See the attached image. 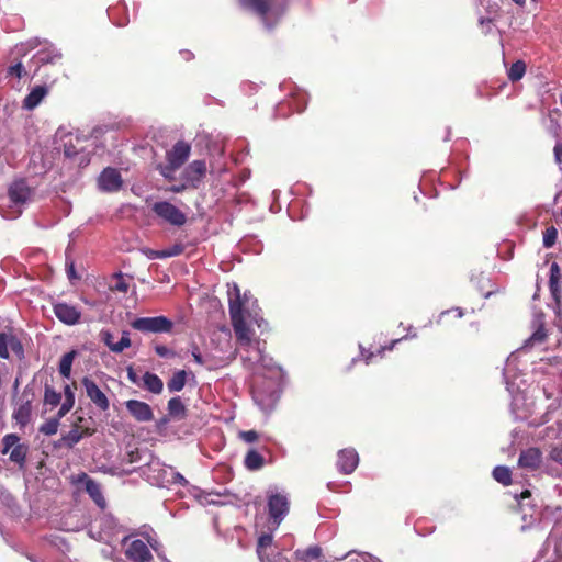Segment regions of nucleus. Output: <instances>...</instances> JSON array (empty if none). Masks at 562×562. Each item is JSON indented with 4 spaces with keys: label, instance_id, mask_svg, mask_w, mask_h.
Wrapping results in <instances>:
<instances>
[{
    "label": "nucleus",
    "instance_id": "nucleus-1",
    "mask_svg": "<svg viewBox=\"0 0 562 562\" xmlns=\"http://www.w3.org/2000/svg\"><path fill=\"white\" fill-rule=\"evenodd\" d=\"M229 316L237 341L243 348H254L258 367L263 370L262 378L256 380L252 387V397L259 408L271 412L280 397V383L282 370L273 359L263 355L260 341L255 339L252 325L262 326L263 318L257 299L249 292L240 293L237 284H228L227 290Z\"/></svg>",
    "mask_w": 562,
    "mask_h": 562
},
{
    "label": "nucleus",
    "instance_id": "nucleus-2",
    "mask_svg": "<svg viewBox=\"0 0 562 562\" xmlns=\"http://www.w3.org/2000/svg\"><path fill=\"white\" fill-rule=\"evenodd\" d=\"M240 5L260 16L267 29H271L285 11L284 0H239Z\"/></svg>",
    "mask_w": 562,
    "mask_h": 562
},
{
    "label": "nucleus",
    "instance_id": "nucleus-3",
    "mask_svg": "<svg viewBox=\"0 0 562 562\" xmlns=\"http://www.w3.org/2000/svg\"><path fill=\"white\" fill-rule=\"evenodd\" d=\"M42 46L32 58L34 64V71L46 64H56L61 59V53L53 45L47 42H42L38 38L30 40L25 43L18 44L14 47L13 54L16 56H24L29 50L35 49Z\"/></svg>",
    "mask_w": 562,
    "mask_h": 562
},
{
    "label": "nucleus",
    "instance_id": "nucleus-4",
    "mask_svg": "<svg viewBox=\"0 0 562 562\" xmlns=\"http://www.w3.org/2000/svg\"><path fill=\"white\" fill-rule=\"evenodd\" d=\"M268 513L273 529H277L283 521L290 510L289 497L285 493L279 492L277 488L267 491Z\"/></svg>",
    "mask_w": 562,
    "mask_h": 562
},
{
    "label": "nucleus",
    "instance_id": "nucleus-5",
    "mask_svg": "<svg viewBox=\"0 0 562 562\" xmlns=\"http://www.w3.org/2000/svg\"><path fill=\"white\" fill-rule=\"evenodd\" d=\"M131 325L144 334H168L173 329V322L166 316L138 317Z\"/></svg>",
    "mask_w": 562,
    "mask_h": 562
},
{
    "label": "nucleus",
    "instance_id": "nucleus-6",
    "mask_svg": "<svg viewBox=\"0 0 562 562\" xmlns=\"http://www.w3.org/2000/svg\"><path fill=\"white\" fill-rule=\"evenodd\" d=\"M86 423L87 420L82 416H78L72 425V429L61 436L59 445L71 449L82 438L92 436L95 429Z\"/></svg>",
    "mask_w": 562,
    "mask_h": 562
},
{
    "label": "nucleus",
    "instance_id": "nucleus-7",
    "mask_svg": "<svg viewBox=\"0 0 562 562\" xmlns=\"http://www.w3.org/2000/svg\"><path fill=\"white\" fill-rule=\"evenodd\" d=\"M151 210L157 216L175 226H181L187 221L186 214L167 201L154 203Z\"/></svg>",
    "mask_w": 562,
    "mask_h": 562
},
{
    "label": "nucleus",
    "instance_id": "nucleus-8",
    "mask_svg": "<svg viewBox=\"0 0 562 562\" xmlns=\"http://www.w3.org/2000/svg\"><path fill=\"white\" fill-rule=\"evenodd\" d=\"M123 546L125 555L134 562H149L153 558L147 544L139 539L125 537Z\"/></svg>",
    "mask_w": 562,
    "mask_h": 562
},
{
    "label": "nucleus",
    "instance_id": "nucleus-9",
    "mask_svg": "<svg viewBox=\"0 0 562 562\" xmlns=\"http://www.w3.org/2000/svg\"><path fill=\"white\" fill-rule=\"evenodd\" d=\"M32 191L23 180H19L12 183L9 189V196L12 203V207L15 209L13 215H5L7 217L18 216L21 214V206L31 200Z\"/></svg>",
    "mask_w": 562,
    "mask_h": 562
},
{
    "label": "nucleus",
    "instance_id": "nucleus-10",
    "mask_svg": "<svg viewBox=\"0 0 562 562\" xmlns=\"http://www.w3.org/2000/svg\"><path fill=\"white\" fill-rule=\"evenodd\" d=\"M273 536L262 535L258 539L257 554L260 562H290L281 552L272 550Z\"/></svg>",
    "mask_w": 562,
    "mask_h": 562
},
{
    "label": "nucleus",
    "instance_id": "nucleus-11",
    "mask_svg": "<svg viewBox=\"0 0 562 562\" xmlns=\"http://www.w3.org/2000/svg\"><path fill=\"white\" fill-rule=\"evenodd\" d=\"M206 171L207 167L205 160H193L182 170L181 180L187 181L190 188L196 189L205 177Z\"/></svg>",
    "mask_w": 562,
    "mask_h": 562
},
{
    "label": "nucleus",
    "instance_id": "nucleus-12",
    "mask_svg": "<svg viewBox=\"0 0 562 562\" xmlns=\"http://www.w3.org/2000/svg\"><path fill=\"white\" fill-rule=\"evenodd\" d=\"M82 385L85 387L87 396L100 411L109 409V398L104 394V392L95 384L94 381L86 376L82 379Z\"/></svg>",
    "mask_w": 562,
    "mask_h": 562
},
{
    "label": "nucleus",
    "instance_id": "nucleus-13",
    "mask_svg": "<svg viewBox=\"0 0 562 562\" xmlns=\"http://www.w3.org/2000/svg\"><path fill=\"white\" fill-rule=\"evenodd\" d=\"M10 351L19 358L24 356V349L19 338L11 333H0V358L8 359Z\"/></svg>",
    "mask_w": 562,
    "mask_h": 562
},
{
    "label": "nucleus",
    "instance_id": "nucleus-14",
    "mask_svg": "<svg viewBox=\"0 0 562 562\" xmlns=\"http://www.w3.org/2000/svg\"><path fill=\"white\" fill-rule=\"evenodd\" d=\"M98 186L105 192L117 191L122 186L120 172L114 168H105L98 179Z\"/></svg>",
    "mask_w": 562,
    "mask_h": 562
},
{
    "label": "nucleus",
    "instance_id": "nucleus-15",
    "mask_svg": "<svg viewBox=\"0 0 562 562\" xmlns=\"http://www.w3.org/2000/svg\"><path fill=\"white\" fill-rule=\"evenodd\" d=\"M191 154V146L184 140L177 142L166 154V160L175 167H181Z\"/></svg>",
    "mask_w": 562,
    "mask_h": 562
},
{
    "label": "nucleus",
    "instance_id": "nucleus-16",
    "mask_svg": "<svg viewBox=\"0 0 562 562\" xmlns=\"http://www.w3.org/2000/svg\"><path fill=\"white\" fill-rule=\"evenodd\" d=\"M56 317L66 325H75L79 322L81 312L74 305L56 303L53 306Z\"/></svg>",
    "mask_w": 562,
    "mask_h": 562
},
{
    "label": "nucleus",
    "instance_id": "nucleus-17",
    "mask_svg": "<svg viewBox=\"0 0 562 562\" xmlns=\"http://www.w3.org/2000/svg\"><path fill=\"white\" fill-rule=\"evenodd\" d=\"M126 409L137 422H150L154 418L151 407L142 401L128 400L125 403Z\"/></svg>",
    "mask_w": 562,
    "mask_h": 562
},
{
    "label": "nucleus",
    "instance_id": "nucleus-18",
    "mask_svg": "<svg viewBox=\"0 0 562 562\" xmlns=\"http://www.w3.org/2000/svg\"><path fill=\"white\" fill-rule=\"evenodd\" d=\"M358 463L359 456L355 449H342L338 452L337 468L341 473H352Z\"/></svg>",
    "mask_w": 562,
    "mask_h": 562
},
{
    "label": "nucleus",
    "instance_id": "nucleus-19",
    "mask_svg": "<svg viewBox=\"0 0 562 562\" xmlns=\"http://www.w3.org/2000/svg\"><path fill=\"white\" fill-rule=\"evenodd\" d=\"M542 462V453L538 448H529L521 451L518 465L528 471L537 470Z\"/></svg>",
    "mask_w": 562,
    "mask_h": 562
},
{
    "label": "nucleus",
    "instance_id": "nucleus-20",
    "mask_svg": "<svg viewBox=\"0 0 562 562\" xmlns=\"http://www.w3.org/2000/svg\"><path fill=\"white\" fill-rule=\"evenodd\" d=\"M516 360L517 357L514 353L510 355L506 360L503 372L506 389L512 395L517 394L520 391V384L516 382Z\"/></svg>",
    "mask_w": 562,
    "mask_h": 562
},
{
    "label": "nucleus",
    "instance_id": "nucleus-21",
    "mask_svg": "<svg viewBox=\"0 0 562 562\" xmlns=\"http://www.w3.org/2000/svg\"><path fill=\"white\" fill-rule=\"evenodd\" d=\"M561 284H562V274L561 269L557 262H552L550 266V278H549V288L551 295L557 304H559L561 299Z\"/></svg>",
    "mask_w": 562,
    "mask_h": 562
},
{
    "label": "nucleus",
    "instance_id": "nucleus-22",
    "mask_svg": "<svg viewBox=\"0 0 562 562\" xmlns=\"http://www.w3.org/2000/svg\"><path fill=\"white\" fill-rule=\"evenodd\" d=\"M47 94V89L43 86H37L24 98L23 108L26 110L35 109Z\"/></svg>",
    "mask_w": 562,
    "mask_h": 562
},
{
    "label": "nucleus",
    "instance_id": "nucleus-23",
    "mask_svg": "<svg viewBox=\"0 0 562 562\" xmlns=\"http://www.w3.org/2000/svg\"><path fill=\"white\" fill-rule=\"evenodd\" d=\"M143 385L146 390L154 394L161 393L164 389L162 380L155 373L146 372L143 375Z\"/></svg>",
    "mask_w": 562,
    "mask_h": 562
},
{
    "label": "nucleus",
    "instance_id": "nucleus-24",
    "mask_svg": "<svg viewBox=\"0 0 562 562\" xmlns=\"http://www.w3.org/2000/svg\"><path fill=\"white\" fill-rule=\"evenodd\" d=\"M86 491L98 506L102 508L105 506V501L102 496L100 485L97 482L88 479L86 482Z\"/></svg>",
    "mask_w": 562,
    "mask_h": 562
},
{
    "label": "nucleus",
    "instance_id": "nucleus-25",
    "mask_svg": "<svg viewBox=\"0 0 562 562\" xmlns=\"http://www.w3.org/2000/svg\"><path fill=\"white\" fill-rule=\"evenodd\" d=\"M245 465L248 470L256 471L263 467L265 459L263 457L257 452L256 450H250L247 452L245 457Z\"/></svg>",
    "mask_w": 562,
    "mask_h": 562
},
{
    "label": "nucleus",
    "instance_id": "nucleus-26",
    "mask_svg": "<svg viewBox=\"0 0 562 562\" xmlns=\"http://www.w3.org/2000/svg\"><path fill=\"white\" fill-rule=\"evenodd\" d=\"M294 555L297 561L308 562L318 559L322 555V549L317 546H313L305 550H296Z\"/></svg>",
    "mask_w": 562,
    "mask_h": 562
},
{
    "label": "nucleus",
    "instance_id": "nucleus-27",
    "mask_svg": "<svg viewBox=\"0 0 562 562\" xmlns=\"http://www.w3.org/2000/svg\"><path fill=\"white\" fill-rule=\"evenodd\" d=\"M65 401L57 413L58 418H63L75 405V393L71 390L70 385H66L64 387Z\"/></svg>",
    "mask_w": 562,
    "mask_h": 562
},
{
    "label": "nucleus",
    "instance_id": "nucleus-28",
    "mask_svg": "<svg viewBox=\"0 0 562 562\" xmlns=\"http://www.w3.org/2000/svg\"><path fill=\"white\" fill-rule=\"evenodd\" d=\"M30 417H31L30 401L25 402L24 404H21L13 413V418L21 426H25L29 423Z\"/></svg>",
    "mask_w": 562,
    "mask_h": 562
},
{
    "label": "nucleus",
    "instance_id": "nucleus-29",
    "mask_svg": "<svg viewBox=\"0 0 562 562\" xmlns=\"http://www.w3.org/2000/svg\"><path fill=\"white\" fill-rule=\"evenodd\" d=\"M187 373L183 370L176 372L167 383L170 392H180L186 385Z\"/></svg>",
    "mask_w": 562,
    "mask_h": 562
},
{
    "label": "nucleus",
    "instance_id": "nucleus-30",
    "mask_svg": "<svg viewBox=\"0 0 562 562\" xmlns=\"http://www.w3.org/2000/svg\"><path fill=\"white\" fill-rule=\"evenodd\" d=\"M75 356H76V351H70V352L65 353L60 359L59 373L66 379H68L70 376L71 366H72Z\"/></svg>",
    "mask_w": 562,
    "mask_h": 562
},
{
    "label": "nucleus",
    "instance_id": "nucleus-31",
    "mask_svg": "<svg viewBox=\"0 0 562 562\" xmlns=\"http://www.w3.org/2000/svg\"><path fill=\"white\" fill-rule=\"evenodd\" d=\"M169 415L176 418H182L186 413V407L180 397H172L168 402Z\"/></svg>",
    "mask_w": 562,
    "mask_h": 562
},
{
    "label": "nucleus",
    "instance_id": "nucleus-32",
    "mask_svg": "<svg viewBox=\"0 0 562 562\" xmlns=\"http://www.w3.org/2000/svg\"><path fill=\"white\" fill-rule=\"evenodd\" d=\"M27 453V447L24 445H18L10 451V460L20 467L24 465L25 458Z\"/></svg>",
    "mask_w": 562,
    "mask_h": 562
},
{
    "label": "nucleus",
    "instance_id": "nucleus-33",
    "mask_svg": "<svg viewBox=\"0 0 562 562\" xmlns=\"http://www.w3.org/2000/svg\"><path fill=\"white\" fill-rule=\"evenodd\" d=\"M526 72V65L524 61L518 60L514 63L507 71L508 78L512 81L520 80Z\"/></svg>",
    "mask_w": 562,
    "mask_h": 562
},
{
    "label": "nucleus",
    "instance_id": "nucleus-34",
    "mask_svg": "<svg viewBox=\"0 0 562 562\" xmlns=\"http://www.w3.org/2000/svg\"><path fill=\"white\" fill-rule=\"evenodd\" d=\"M493 477L503 485L510 484V470L504 465H497L493 470Z\"/></svg>",
    "mask_w": 562,
    "mask_h": 562
},
{
    "label": "nucleus",
    "instance_id": "nucleus-35",
    "mask_svg": "<svg viewBox=\"0 0 562 562\" xmlns=\"http://www.w3.org/2000/svg\"><path fill=\"white\" fill-rule=\"evenodd\" d=\"M547 334L542 326L538 327L531 337L526 341L522 349L532 348L536 345H540L544 341Z\"/></svg>",
    "mask_w": 562,
    "mask_h": 562
},
{
    "label": "nucleus",
    "instance_id": "nucleus-36",
    "mask_svg": "<svg viewBox=\"0 0 562 562\" xmlns=\"http://www.w3.org/2000/svg\"><path fill=\"white\" fill-rule=\"evenodd\" d=\"M238 345H240V344L238 342ZM239 348L241 350V360H243L244 366L249 369L255 368L259 361L254 360V358H255L254 348H243L241 346H239Z\"/></svg>",
    "mask_w": 562,
    "mask_h": 562
},
{
    "label": "nucleus",
    "instance_id": "nucleus-37",
    "mask_svg": "<svg viewBox=\"0 0 562 562\" xmlns=\"http://www.w3.org/2000/svg\"><path fill=\"white\" fill-rule=\"evenodd\" d=\"M59 420L58 415L55 418H52L47 422H45L41 427L40 431L46 436L55 435L59 427Z\"/></svg>",
    "mask_w": 562,
    "mask_h": 562
},
{
    "label": "nucleus",
    "instance_id": "nucleus-38",
    "mask_svg": "<svg viewBox=\"0 0 562 562\" xmlns=\"http://www.w3.org/2000/svg\"><path fill=\"white\" fill-rule=\"evenodd\" d=\"M61 400L60 393L56 392L53 387L46 385L45 386V394H44V402L45 404L57 406Z\"/></svg>",
    "mask_w": 562,
    "mask_h": 562
},
{
    "label": "nucleus",
    "instance_id": "nucleus-39",
    "mask_svg": "<svg viewBox=\"0 0 562 562\" xmlns=\"http://www.w3.org/2000/svg\"><path fill=\"white\" fill-rule=\"evenodd\" d=\"M131 346V339L127 331H124L121 339L116 342H114L113 346H111V351L120 353L124 349L128 348Z\"/></svg>",
    "mask_w": 562,
    "mask_h": 562
},
{
    "label": "nucleus",
    "instance_id": "nucleus-40",
    "mask_svg": "<svg viewBox=\"0 0 562 562\" xmlns=\"http://www.w3.org/2000/svg\"><path fill=\"white\" fill-rule=\"evenodd\" d=\"M20 438L14 434H9L3 437V450L2 453L7 454L12 450L15 446L19 445Z\"/></svg>",
    "mask_w": 562,
    "mask_h": 562
},
{
    "label": "nucleus",
    "instance_id": "nucleus-41",
    "mask_svg": "<svg viewBox=\"0 0 562 562\" xmlns=\"http://www.w3.org/2000/svg\"><path fill=\"white\" fill-rule=\"evenodd\" d=\"M180 167H175L172 166L171 162L167 161L166 165H160L158 167V170L160 172V175L167 179V180H175V175H176V171L179 169Z\"/></svg>",
    "mask_w": 562,
    "mask_h": 562
},
{
    "label": "nucleus",
    "instance_id": "nucleus-42",
    "mask_svg": "<svg viewBox=\"0 0 562 562\" xmlns=\"http://www.w3.org/2000/svg\"><path fill=\"white\" fill-rule=\"evenodd\" d=\"M557 237L558 231L553 226L548 227L543 233V246L546 248H551L554 245Z\"/></svg>",
    "mask_w": 562,
    "mask_h": 562
},
{
    "label": "nucleus",
    "instance_id": "nucleus-43",
    "mask_svg": "<svg viewBox=\"0 0 562 562\" xmlns=\"http://www.w3.org/2000/svg\"><path fill=\"white\" fill-rule=\"evenodd\" d=\"M162 470H164L165 474H170V477H171L170 484H179L182 486L189 485L188 480L179 472L173 471L172 468L169 467V469H162Z\"/></svg>",
    "mask_w": 562,
    "mask_h": 562
},
{
    "label": "nucleus",
    "instance_id": "nucleus-44",
    "mask_svg": "<svg viewBox=\"0 0 562 562\" xmlns=\"http://www.w3.org/2000/svg\"><path fill=\"white\" fill-rule=\"evenodd\" d=\"M182 250H183L182 246L175 245V246L170 247L169 249L160 250V252H155V257L160 258V259L175 257V256L180 255L182 252Z\"/></svg>",
    "mask_w": 562,
    "mask_h": 562
},
{
    "label": "nucleus",
    "instance_id": "nucleus-45",
    "mask_svg": "<svg viewBox=\"0 0 562 562\" xmlns=\"http://www.w3.org/2000/svg\"><path fill=\"white\" fill-rule=\"evenodd\" d=\"M155 465L156 464L153 463L150 465V469L153 471H157L158 472L157 484L160 485V486H167L168 484H170L171 483L170 474H165V472L162 470V469H165L164 467L159 468V469H156Z\"/></svg>",
    "mask_w": 562,
    "mask_h": 562
},
{
    "label": "nucleus",
    "instance_id": "nucleus-46",
    "mask_svg": "<svg viewBox=\"0 0 562 562\" xmlns=\"http://www.w3.org/2000/svg\"><path fill=\"white\" fill-rule=\"evenodd\" d=\"M8 74L10 76H15L16 78H22L26 74V71H25V67L23 66V64L21 61H19L9 67Z\"/></svg>",
    "mask_w": 562,
    "mask_h": 562
},
{
    "label": "nucleus",
    "instance_id": "nucleus-47",
    "mask_svg": "<svg viewBox=\"0 0 562 562\" xmlns=\"http://www.w3.org/2000/svg\"><path fill=\"white\" fill-rule=\"evenodd\" d=\"M111 289L125 293L128 290V284L125 282V280L121 276H116L111 285Z\"/></svg>",
    "mask_w": 562,
    "mask_h": 562
},
{
    "label": "nucleus",
    "instance_id": "nucleus-48",
    "mask_svg": "<svg viewBox=\"0 0 562 562\" xmlns=\"http://www.w3.org/2000/svg\"><path fill=\"white\" fill-rule=\"evenodd\" d=\"M155 351L159 357L162 358H170L175 356V352L164 345H157L155 347Z\"/></svg>",
    "mask_w": 562,
    "mask_h": 562
},
{
    "label": "nucleus",
    "instance_id": "nucleus-49",
    "mask_svg": "<svg viewBox=\"0 0 562 562\" xmlns=\"http://www.w3.org/2000/svg\"><path fill=\"white\" fill-rule=\"evenodd\" d=\"M239 437H240L244 441H246V442L250 443V442H254V441H256V440L258 439V432H257V431H255V430L241 431V432L239 434Z\"/></svg>",
    "mask_w": 562,
    "mask_h": 562
},
{
    "label": "nucleus",
    "instance_id": "nucleus-50",
    "mask_svg": "<svg viewBox=\"0 0 562 562\" xmlns=\"http://www.w3.org/2000/svg\"><path fill=\"white\" fill-rule=\"evenodd\" d=\"M550 459L555 461L562 467V445L559 447L552 448L550 451Z\"/></svg>",
    "mask_w": 562,
    "mask_h": 562
},
{
    "label": "nucleus",
    "instance_id": "nucleus-51",
    "mask_svg": "<svg viewBox=\"0 0 562 562\" xmlns=\"http://www.w3.org/2000/svg\"><path fill=\"white\" fill-rule=\"evenodd\" d=\"M188 188H190V184L187 181H182V183H180V184L171 186L169 188V191L173 192V193H180V192L184 191Z\"/></svg>",
    "mask_w": 562,
    "mask_h": 562
},
{
    "label": "nucleus",
    "instance_id": "nucleus-52",
    "mask_svg": "<svg viewBox=\"0 0 562 562\" xmlns=\"http://www.w3.org/2000/svg\"><path fill=\"white\" fill-rule=\"evenodd\" d=\"M192 357L194 359V361L198 363V364H201L203 366L205 363L203 357L201 356L200 351H199V348L196 346H193L192 347Z\"/></svg>",
    "mask_w": 562,
    "mask_h": 562
},
{
    "label": "nucleus",
    "instance_id": "nucleus-53",
    "mask_svg": "<svg viewBox=\"0 0 562 562\" xmlns=\"http://www.w3.org/2000/svg\"><path fill=\"white\" fill-rule=\"evenodd\" d=\"M102 340L109 347V349L111 350V346L114 345L113 335L111 333H109V331H103L102 333Z\"/></svg>",
    "mask_w": 562,
    "mask_h": 562
},
{
    "label": "nucleus",
    "instance_id": "nucleus-54",
    "mask_svg": "<svg viewBox=\"0 0 562 562\" xmlns=\"http://www.w3.org/2000/svg\"><path fill=\"white\" fill-rule=\"evenodd\" d=\"M554 157H555L557 162H559V164L562 162V143H558L554 146Z\"/></svg>",
    "mask_w": 562,
    "mask_h": 562
},
{
    "label": "nucleus",
    "instance_id": "nucleus-55",
    "mask_svg": "<svg viewBox=\"0 0 562 562\" xmlns=\"http://www.w3.org/2000/svg\"><path fill=\"white\" fill-rule=\"evenodd\" d=\"M64 154H65V156L71 158L77 154V150L72 146L65 144L64 145Z\"/></svg>",
    "mask_w": 562,
    "mask_h": 562
},
{
    "label": "nucleus",
    "instance_id": "nucleus-56",
    "mask_svg": "<svg viewBox=\"0 0 562 562\" xmlns=\"http://www.w3.org/2000/svg\"><path fill=\"white\" fill-rule=\"evenodd\" d=\"M127 378L132 383H137V374L131 367L127 369Z\"/></svg>",
    "mask_w": 562,
    "mask_h": 562
},
{
    "label": "nucleus",
    "instance_id": "nucleus-57",
    "mask_svg": "<svg viewBox=\"0 0 562 562\" xmlns=\"http://www.w3.org/2000/svg\"><path fill=\"white\" fill-rule=\"evenodd\" d=\"M67 273L69 279H78L79 277L75 272L74 263H70L67 268Z\"/></svg>",
    "mask_w": 562,
    "mask_h": 562
},
{
    "label": "nucleus",
    "instance_id": "nucleus-58",
    "mask_svg": "<svg viewBox=\"0 0 562 562\" xmlns=\"http://www.w3.org/2000/svg\"><path fill=\"white\" fill-rule=\"evenodd\" d=\"M406 337H403V338H400V339H395L392 341V344L387 347V348H382L379 350V353L381 355L385 349H389V350H392L394 348V346L400 342L401 340L405 339Z\"/></svg>",
    "mask_w": 562,
    "mask_h": 562
},
{
    "label": "nucleus",
    "instance_id": "nucleus-59",
    "mask_svg": "<svg viewBox=\"0 0 562 562\" xmlns=\"http://www.w3.org/2000/svg\"><path fill=\"white\" fill-rule=\"evenodd\" d=\"M190 493L195 497V498H201V491L194 486H192L190 488Z\"/></svg>",
    "mask_w": 562,
    "mask_h": 562
},
{
    "label": "nucleus",
    "instance_id": "nucleus-60",
    "mask_svg": "<svg viewBox=\"0 0 562 562\" xmlns=\"http://www.w3.org/2000/svg\"><path fill=\"white\" fill-rule=\"evenodd\" d=\"M361 355L364 357L366 363L369 364L371 362V359L373 357L372 352H369L368 355L364 353V350H361Z\"/></svg>",
    "mask_w": 562,
    "mask_h": 562
},
{
    "label": "nucleus",
    "instance_id": "nucleus-61",
    "mask_svg": "<svg viewBox=\"0 0 562 562\" xmlns=\"http://www.w3.org/2000/svg\"><path fill=\"white\" fill-rule=\"evenodd\" d=\"M147 541H148L149 546H150L155 551H157V550H158V548H157L158 542H157L155 539L149 538Z\"/></svg>",
    "mask_w": 562,
    "mask_h": 562
},
{
    "label": "nucleus",
    "instance_id": "nucleus-62",
    "mask_svg": "<svg viewBox=\"0 0 562 562\" xmlns=\"http://www.w3.org/2000/svg\"><path fill=\"white\" fill-rule=\"evenodd\" d=\"M181 54L183 55V58H184L186 60H190V59L192 58V56H193V55H192V53H191V52H189V50L181 52Z\"/></svg>",
    "mask_w": 562,
    "mask_h": 562
},
{
    "label": "nucleus",
    "instance_id": "nucleus-63",
    "mask_svg": "<svg viewBox=\"0 0 562 562\" xmlns=\"http://www.w3.org/2000/svg\"><path fill=\"white\" fill-rule=\"evenodd\" d=\"M512 1L519 7H524L526 4V0H512Z\"/></svg>",
    "mask_w": 562,
    "mask_h": 562
},
{
    "label": "nucleus",
    "instance_id": "nucleus-64",
    "mask_svg": "<svg viewBox=\"0 0 562 562\" xmlns=\"http://www.w3.org/2000/svg\"><path fill=\"white\" fill-rule=\"evenodd\" d=\"M530 496V492L528 490L524 491L520 495L521 498H526Z\"/></svg>",
    "mask_w": 562,
    "mask_h": 562
}]
</instances>
